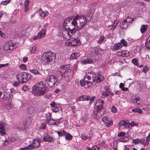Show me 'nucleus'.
I'll return each instance as SVG.
<instances>
[{
  "label": "nucleus",
  "instance_id": "nucleus-63",
  "mask_svg": "<svg viewBox=\"0 0 150 150\" xmlns=\"http://www.w3.org/2000/svg\"><path fill=\"white\" fill-rule=\"evenodd\" d=\"M86 83L88 85V87H90L92 84V82L91 81H86Z\"/></svg>",
  "mask_w": 150,
  "mask_h": 150
},
{
  "label": "nucleus",
  "instance_id": "nucleus-17",
  "mask_svg": "<svg viewBox=\"0 0 150 150\" xmlns=\"http://www.w3.org/2000/svg\"><path fill=\"white\" fill-rule=\"evenodd\" d=\"M80 62L82 64H90L93 63V61L91 59L88 58L81 60Z\"/></svg>",
  "mask_w": 150,
  "mask_h": 150
},
{
  "label": "nucleus",
  "instance_id": "nucleus-6",
  "mask_svg": "<svg viewBox=\"0 0 150 150\" xmlns=\"http://www.w3.org/2000/svg\"><path fill=\"white\" fill-rule=\"evenodd\" d=\"M77 16L78 18V20L79 21V24L76 28V30L79 31L85 26L87 23V20L86 17L83 14H82L80 15H77Z\"/></svg>",
  "mask_w": 150,
  "mask_h": 150
},
{
  "label": "nucleus",
  "instance_id": "nucleus-30",
  "mask_svg": "<svg viewBox=\"0 0 150 150\" xmlns=\"http://www.w3.org/2000/svg\"><path fill=\"white\" fill-rule=\"evenodd\" d=\"M57 132L59 136H64L66 134V132L64 130H61L59 131H57Z\"/></svg>",
  "mask_w": 150,
  "mask_h": 150
},
{
  "label": "nucleus",
  "instance_id": "nucleus-24",
  "mask_svg": "<svg viewBox=\"0 0 150 150\" xmlns=\"http://www.w3.org/2000/svg\"><path fill=\"white\" fill-rule=\"evenodd\" d=\"M80 54L78 53H72L70 56V59H76L78 57H79Z\"/></svg>",
  "mask_w": 150,
  "mask_h": 150
},
{
  "label": "nucleus",
  "instance_id": "nucleus-2",
  "mask_svg": "<svg viewBox=\"0 0 150 150\" xmlns=\"http://www.w3.org/2000/svg\"><path fill=\"white\" fill-rule=\"evenodd\" d=\"M56 59V54L51 51L44 52L41 57L44 64L48 65H52L54 63Z\"/></svg>",
  "mask_w": 150,
  "mask_h": 150
},
{
  "label": "nucleus",
  "instance_id": "nucleus-1",
  "mask_svg": "<svg viewBox=\"0 0 150 150\" xmlns=\"http://www.w3.org/2000/svg\"><path fill=\"white\" fill-rule=\"evenodd\" d=\"M70 65L67 64L60 67L57 72V74L59 75V81L62 79V76L64 77L65 81L67 82L72 79L74 72L69 68Z\"/></svg>",
  "mask_w": 150,
  "mask_h": 150
},
{
  "label": "nucleus",
  "instance_id": "nucleus-61",
  "mask_svg": "<svg viewBox=\"0 0 150 150\" xmlns=\"http://www.w3.org/2000/svg\"><path fill=\"white\" fill-rule=\"evenodd\" d=\"M47 116H48L49 117H47V119L48 121H50L51 120V114L50 113H48L47 114H46Z\"/></svg>",
  "mask_w": 150,
  "mask_h": 150
},
{
  "label": "nucleus",
  "instance_id": "nucleus-14",
  "mask_svg": "<svg viewBox=\"0 0 150 150\" xmlns=\"http://www.w3.org/2000/svg\"><path fill=\"white\" fill-rule=\"evenodd\" d=\"M96 80H95V82L96 81L98 83H100L104 80V77L102 75L100 71H99L97 72V75H96Z\"/></svg>",
  "mask_w": 150,
  "mask_h": 150
},
{
  "label": "nucleus",
  "instance_id": "nucleus-58",
  "mask_svg": "<svg viewBox=\"0 0 150 150\" xmlns=\"http://www.w3.org/2000/svg\"><path fill=\"white\" fill-rule=\"evenodd\" d=\"M7 42L8 43L9 45V47H10V48L11 50H13V46H12V45H13V42L11 41L8 42Z\"/></svg>",
  "mask_w": 150,
  "mask_h": 150
},
{
  "label": "nucleus",
  "instance_id": "nucleus-32",
  "mask_svg": "<svg viewBox=\"0 0 150 150\" xmlns=\"http://www.w3.org/2000/svg\"><path fill=\"white\" fill-rule=\"evenodd\" d=\"M72 18L71 17H69L65 19L63 24V27L64 28V26H65V25H67V22H69L70 20H72Z\"/></svg>",
  "mask_w": 150,
  "mask_h": 150
},
{
  "label": "nucleus",
  "instance_id": "nucleus-25",
  "mask_svg": "<svg viewBox=\"0 0 150 150\" xmlns=\"http://www.w3.org/2000/svg\"><path fill=\"white\" fill-rule=\"evenodd\" d=\"M90 99V96L83 95L79 97V100H88Z\"/></svg>",
  "mask_w": 150,
  "mask_h": 150
},
{
  "label": "nucleus",
  "instance_id": "nucleus-45",
  "mask_svg": "<svg viewBox=\"0 0 150 150\" xmlns=\"http://www.w3.org/2000/svg\"><path fill=\"white\" fill-rule=\"evenodd\" d=\"M132 62L134 64L137 66H139L137 59H136L135 58H134L132 59Z\"/></svg>",
  "mask_w": 150,
  "mask_h": 150
},
{
  "label": "nucleus",
  "instance_id": "nucleus-62",
  "mask_svg": "<svg viewBox=\"0 0 150 150\" xmlns=\"http://www.w3.org/2000/svg\"><path fill=\"white\" fill-rule=\"evenodd\" d=\"M118 22L119 21H118L116 20L114 21L112 25H114V28H115L117 26Z\"/></svg>",
  "mask_w": 150,
  "mask_h": 150
},
{
  "label": "nucleus",
  "instance_id": "nucleus-57",
  "mask_svg": "<svg viewBox=\"0 0 150 150\" xmlns=\"http://www.w3.org/2000/svg\"><path fill=\"white\" fill-rule=\"evenodd\" d=\"M80 83L81 86H83L85 85L86 82V81L85 82L84 80H82L80 81Z\"/></svg>",
  "mask_w": 150,
  "mask_h": 150
},
{
  "label": "nucleus",
  "instance_id": "nucleus-53",
  "mask_svg": "<svg viewBox=\"0 0 150 150\" xmlns=\"http://www.w3.org/2000/svg\"><path fill=\"white\" fill-rule=\"evenodd\" d=\"M30 71L31 73L35 74H38V70L36 69H30Z\"/></svg>",
  "mask_w": 150,
  "mask_h": 150
},
{
  "label": "nucleus",
  "instance_id": "nucleus-18",
  "mask_svg": "<svg viewBox=\"0 0 150 150\" xmlns=\"http://www.w3.org/2000/svg\"><path fill=\"white\" fill-rule=\"evenodd\" d=\"M10 91L11 93L9 94H8L9 97H8V96L6 95L7 94V93L8 92V91H6L4 93V96L7 97L8 98H9V99H12L13 98V93L14 92V90L13 89L11 88L10 89Z\"/></svg>",
  "mask_w": 150,
  "mask_h": 150
},
{
  "label": "nucleus",
  "instance_id": "nucleus-21",
  "mask_svg": "<svg viewBox=\"0 0 150 150\" xmlns=\"http://www.w3.org/2000/svg\"><path fill=\"white\" fill-rule=\"evenodd\" d=\"M122 47V45L120 42L115 44L113 47V50H118Z\"/></svg>",
  "mask_w": 150,
  "mask_h": 150
},
{
  "label": "nucleus",
  "instance_id": "nucleus-50",
  "mask_svg": "<svg viewBox=\"0 0 150 150\" xmlns=\"http://www.w3.org/2000/svg\"><path fill=\"white\" fill-rule=\"evenodd\" d=\"M140 98L139 97H133L132 98V101H139L140 100Z\"/></svg>",
  "mask_w": 150,
  "mask_h": 150
},
{
  "label": "nucleus",
  "instance_id": "nucleus-23",
  "mask_svg": "<svg viewBox=\"0 0 150 150\" xmlns=\"http://www.w3.org/2000/svg\"><path fill=\"white\" fill-rule=\"evenodd\" d=\"M36 84L33 87L32 93L34 96H36L38 94V86Z\"/></svg>",
  "mask_w": 150,
  "mask_h": 150
},
{
  "label": "nucleus",
  "instance_id": "nucleus-40",
  "mask_svg": "<svg viewBox=\"0 0 150 150\" xmlns=\"http://www.w3.org/2000/svg\"><path fill=\"white\" fill-rule=\"evenodd\" d=\"M72 136L69 134L67 133L66 136L65 137V138L66 139L68 140H71L72 139Z\"/></svg>",
  "mask_w": 150,
  "mask_h": 150
},
{
  "label": "nucleus",
  "instance_id": "nucleus-34",
  "mask_svg": "<svg viewBox=\"0 0 150 150\" xmlns=\"http://www.w3.org/2000/svg\"><path fill=\"white\" fill-rule=\"evenodd\" d=\"M140 143H142L145 146H146L149 144V143L146 141L144 139H141Z\"/></svg>",
  "mask_w": 150,
  "mask_h": 150
},
{
  "label": "nucleus",
  "instance_id": "nucleus-28",
  "mask_svg": "<svg viewBox=\"0 0 150 150\" xmlns=\"http://www.w3.org/2000/svg\"><path fill=\"white\" fill-rule=\"evenodd\" d=\"M148 26L147 25H143L140 29V31L141 33H144L147 29Z\"/></svg>",
  "mask_w": 150,
  "mask_h": 150
},
{
  "label": "nucleus",
  "instance_id": "nucleus-11",
  "mask_svg": "<svg viewBox=\"0 0 150 150\" xmlns=\"http://www.w3.org/2000/svg\"><path fill=\"white\" fill-rule=\"evenodd\" d=\"M78 18L77 17V15L76 16L73 18V21L71 22V24L73 25L74 26V29L72 30L70 28H68L69 30H70L71 31V33L72 34L73 32H75V30L76 29V28L78 27V24L77 21H78Z\"/></svg>",
  "mask_w": 150,
  "mask_h": 150
},
{
  "label": "nucleus",
  "instance_id": "nucleus-27",
  "mask_svg": "<svg viewBox=\"0 0 150 150\" xmlns=\"http://www.w3.org/2000/svg\"><path fill=\"white\" fill-rule=\"evenodd\" d=\"M37 148V146H34L33 144H30L28 146L25 147L23 148V150H25V149H35Z\"/></svg>",
  "mask_w": 150,
  "mask_h": 150
},
{
  "label": "nucleus",
  "instance_id": "nucleus-22",
  "mask_svg": "<svg viewBox=\"0 0 150 150\" xmlns=\"http://www.w3.org/2000/svg\"><path fill=\"white\" fill-rule=\"evenodd\" d=\"M119 126H124L125 128H126L129 126V123L126 122L125 121L121 120L119 122Z\"/></svg>",
  "mask_w": 150,
  "mask_h": 150
},
{
  "label": "nucleus",
  "instance_id": "nucleus-64",
  "mask_svg": "<svg viewBox=\"0 0 150 150\" xmlns=\"http://www.w3.org/2000/svg\"><path fill=\"white\" fill-rule=\"evenodd\" d=\"M92 149L93 150H99V147L96 146H94L92 147Z\"/></svg>",
  "mask_w": 150,
  "mask_h": 150
},
{
  "label": "nucleus",
  "instance_id": "nucleus-35",
  "mask_svg": "<svg viewBox=\"0 0 150 150\" xmlns=\"http://www.w3.org/2000/svg\"><path fill=\"white\" fill-rule=\"evenodd\" d=\"M120 43L121 44V45H122V47L123 46L125 47H126L127 46V43L124 39H121Z\"/></svg>",
  "mask_w": 150,
  "mask_h": 150
},
{
  "label": "nucleus",
  "instance_id": "nucleus-20",
  "mask_svg": "<svg viewBox=\"0 0 150 150\" xmlns=\"http://www.w3.org/2000/svg\"><path fill=\"white\" fill-rule=\"evenodd\" d=\"M46 34L45 30L44 29L42 30L39 33H38V39H41Z\"/></svg>",
  "mask_w": 150,
  "mask_h": 150
},
{
  "label": "nucleus",
  "instance_id": "nucleus-60",
  "mask_svg": "<svg viewBox=\"0 0 150 150\" xmlns=\"http://www.w3.org/2000/svg\"><path fill=\"white\" fill-rule=\"evenodd\" d=\"M59 105H58L57 106H56L55 108L52 109V110H53L55 112H57L59 110Z\"/></svg>",
  "mask_w": 150,
  "mask_h": 150
},
{
  "label": "nucleus",
  "instance_id": "nucleus-33",
  "mask_svg": "<svg viewBox=\"0 0 150 150\" xmlns=\"http://www.w3.org/2000/svg\"><path fill=\"white\" fill-rule=\"evenodd\" d=\"M122 54L123 57H127L129 56L130 54L129 52L127 51H123Z\"/></svg>",
  "mask_w": 150,
  "mask_h": 150
},
{
  "label": "nucleus",
  "instance_id": "nucleus-48",
  "mask_svg": "<svg viewBox=\"0 0 150 150\" xmlns=\"http://www.w3.org/2000/svg\"><path fill=\"white\" fill-rule=\"evenodd\" d=\"M19 67L21 69L23 70H25L27 68L26 66L24 64H21L19 66Z\"/></svg>",
  "mask_w": 150,
  "mask_h": 150
},
{
  "label": "nucleus",
  "instance_id": "nucleus-8",
  "mask_svg": "<svg viewBox=\"0 0 150 150\" xmlns=\"http://www.w3.org/2000/svg\"><path fill=\"white\" fill-rule=\"evenodd\" d=\"M46 92L45 86L43 85V82L42 81L39 82L38 83V96H43Z\"/></svg>",
  "mask_w": 150,
  "mask_h": 150
},
{
  "label": "nucleus",
  "instance_id": "nucleus-49",
  "mask_svg": "<svg viewBox=\"0 0 150 150\" xmlns=\"http://www.w3.org/2000/svg\"><path fill=\"white\" fill-rule=\"evenodd\" d=\"M125 134V133L124 132H120L117 134L118 137H124Z\"/></svg>",
  "mask_w": 150,
  "mask_h": 150
},
{
  "label": "nucleus",
  "instance_id": "nucleus-3",
  "mask_svg": "<svg viewBox=\"0 0 150 150\" xmlns=\"http://www.w3.org/2000/svg\"><path fill=\"white\" fill-rule=\"evenodd\" d=\"M97 101L98 103V105H97L95 110L93 111V114L96 119H99L104 114L103 105L104 102L103 100H98Z\"/></svg>",
  "mask_w": 150,
  "mask_h": 150
},
{
  "label": "nucleus",
  "instance_id": "nucleus-55",
  "mask_svg": "<svg viewBox=\"0 0 150 150\" xmlns=\"http://www.w3.org/2000/svg\"><path fill=\"white\" fill-rule=\"evenodd\" d=\"M81 138L83 140H85L87 139H88V137H87L85 134H82L81 136Z\"/></svg>",
  "mask_w": 150,
  "mask_h": 150
},
{
  "label": "nucleus",
  "instance_id": "nucleus-29",
  "mask_svg": "<svg viewBox=\"0 0 150 150\" xmlns=\"http://www.w3.org/2000/svg\"><path fill=\"white\" fill-rule=\"evenodd\" d=\"M145 46L147 48L150 50V36L147 40L145 43Z\"/></svg>",
  "mask_w": 150,
  "mask_h": 150
},
{
  "label": "nucleus",
  "instance_id": "nucleus-43",
  "mask_svg": "<svg viewBox=\"0 0 150 150\" xmlns=\"http://www.w3.org/2000/svg\"><path fill=\"white\" fill-rule=\"evenodd\" d=\"M10 0H6L5 1H3L1 2V5H6L10 2Z\"/></svg>",
  "mask_w": 150,
  "mask_h": 150
},
{
  "label": "nucleus",
  "instance_id": "nucleus-16",
  "mask_svg": "<svg viewBox=\"0 0 150 150\" xmlns=\"http://www.w3.org/2000/svg\"><path fill=\"white\" fill-rule=\"evenodd\" d=\"M4 127L5 123L4 122L0 123V134L1 135H4L5 133Z\"/></svg>",
  "mask_w": 150,
  "mask_h": 150
},
{
  "label": "nucleus",
  "instance_id": "nucleus-31",
  "mask_svg": "<svg viewBox=\"0 0 150 150\" xmlns=\"http://www.w3.org/2000/svg\"><path fill=\"white\" fill-rule=\"evenodd\" d=\"M133 112H138L139 114H142V111L140 108H137L133 109L132 110Z\"/></svg>",
  "mask_w": 150,
  "mask_h": 150
},
{
  "label": "nucleus",
  "instance_id": "nucleus-47",
  "mask_svg": "<svg viewBox=\"0 0 150 150\" xmlns=\"http://www.w3.org/2000/svg\"><path fill=\"white\" fill-rule=\"evenodd\" d=\"M101 94L102 96L104 97H108L110 95L109 93H108V92H106L104 91Z\"/></svg>",
  "mask_w": 150,
  "mask_h": 150
},
{
  "label": "nucleus",
  "instance_id": "nucleus-59",
  "mask_svg": "<svg viewBox=\"0 0 150 150\" xmlns=\"http://www.w3.org/2000/svg\"><path fill=\"white\" fill-rule=\"evenodd\" d=\"M36 51V48L35 47H33L30 50V52L31 54L35 53Z\"/></svg>",
  "mask_w": 150,
  "mask_h": 150
},
{
  "label": "nucleus",
  "instance_id": "nucleus-41",
  "mask_svg": "<svg viewBox=\"0 0 150 150\" xmlns=\"http://www.w3.org/2000/svg\"><path fill=\"white\" fill-rule=\"evenodd\" d=\"M105 39L104 37L102 35L100 36L99 40H97V42L98 43H101Z\"/></svg>",
  "mask_w": 150,
  "mask_h": 150
},
{
  "label": "nucleus",
  "instance_id": "nucleus-12",
  "mask_svg": "<svg viewBox=\"0 0 150 150\" xmlns=\"http://www.w3.org/2000/svg\"><path fill=\"white\" fill-rule=\"evenodd\" d=\"M96 74L93 72H91L88 74L86 75L85 78H86L88 80H90L92 79L93 82H95V80L96 78Z\"/></svg>",
  "mask_w": 150,
  "mask_h": 150
},
{
  "label": "nucleus",
  "instance_id": "nucleus-52",
  "mask_svg": "<svg viewBox=\"0 0 150 150\" xmlns=\"http://www.w3.org/2000/svg\"><path fill=\"white\" fill-rule=\"evenodd\" d=\"M49 122H50V124L51 125H59L54 120H52V121H50Z\"/></svg>",
  "mask_w": 150,
  "mask_h": 150
},
{
  "label": "nucleus",
  "instance_id": "nucleus-39",
  "mask_svg": "<svg viewBox=\"0 0 150 150\" xmlns=\"http://www.w3.org/2000/svg\"><path fill=\"white\" fill-rule=\"evenodd\" d=\"M128 138L127 137H125L123 138H121L119 139L120 142H127L128 140Z\"/></svg>",
  "mask_w": 150,
  "mask_h": 150
},
{
  "label": "nucleus",
  "instance_id": "nucleus-51",
  "mask_svg": "<svg viewBox=\"0 0 150 150\" xmlns=\"http://www.w3.org/2000/svg\"><path fill=\"white\" fill-rule=\"evenodd\" d=\"M104 91L108 92V93H109V94H110V92L109 90V88L108 86H105L104 87Z\"/></svg>",
  "mask_w": 150,
  "mask_h": 150
},
{
  "label": "nucleus",
  "instance_id": "nucleus-26",
  "mask_svg": "<svg viewBox=\"0 0 150 150\" xmlns=\"http://www.w3.org/2000/svg\"><path fill=\"white\" fill-rule=\"evenodd\" d=\"M43 140L45 142H50L52 141L53 138L52 137L48 135L45 136L43 139Z\"/></svg>",
  "mask_w": 150,
  "mask_h": 150
},
{
  "label": "nucleus",
  "instance_id": "nucleus-38",
  "mask_svg": "<svg viewBox=\"0 0 150 150\" xmlns=\"http://www.w3.org/2000/svg\"><path fill=\"white\" fill-rule=\"evenodd\" d=\"M46 125L45 123L42 124L40 127H39L40 130H43L45 129L46 128Z\"/></svg>",
  "mask_w": 150,
  "mask_h": 150
},
{
  "label": "nucleus",
  "instance_id": "nucleus-46",
  "mask_svg": "<svg viewBox=\"0 0 150 150\" xmlns=\"http://www.w3.org/2000/svg\"><path fill=\"white\" fill-rule=\"evenodd\" d=\"M111 111L113 113H115L117 112V110L116 107L113 106L111 108Z\"/></svg>",
  "mask_w": 150,
  "mask_h": 150
},
{
  "label": "nucleus",
  "instance_id": "nucleus-4",
  "mask_svg": "<svg viewBox=\"0 0 150 150\" xmlns=\"http://www.w3.org/2000/svg\"><path fill=\"white\" fill-rule=\"evenodd\" d=\"M21 78V83H25L30 79L31 77V74L25 72H21L18 73L16 75V78L19 81L20 78L19 76Z\"/></svg>",
  "mask_w": 150,
  "mask_h": 150
},
{
  "label": "nucleus",
  "instance_id": "nucleus-36",
  "mask_svg": "<svg viewBox=\"0 0 150 150\" xmlns=\"http://www.w3.org/2000/svg\"><path fill=\"white\" fill-rule=\"evenodd\" d=\"M149 68L146 65H145L143 68L142 71L144 73H146L149 71Z\"/></svg>",
  "mask_w": 150,
  "mask_h": 150
},
{
  "label": "nucleus",
  "instance_id": "nucleus-13",
  "mask_svg": "<svg viewBox=\"0 0 150 150\" xmlns=\"http://www.w3.org/2000/svg\"><path fill=\"white\" fill-rule=\"evenodd\" d=\"M102 121L105 125L108 127L111 126L113 125V122L112 120H109L108 117L105 116L102 119Z\"/></svg>",
  "mask_w": 150,
  "mask_h": 150
},
{
  "label": "nucleus",
  "instance_id": "nucleus-54",
  "mask_svg": "<svg viewBox=\"0 0 150 150\" xmlns=\"http://www.w3.org/2000/svg\"><path fill=\"white\" fill-rule=\"evenodd\" d=\"M83 119L84 122H87L88 119V117L87 116H85L83 117Z\"/></svg>",
  "mask_w": 150,
  "mask_h": 150
},
{
  "label": "nucleus",
  "instance_id": "nucleus-19",
  "mask_svg": "<svg viewBox=\"0 0 150 150\" xmlns=\"http://www.w3.org/2000/svg\"><path fill=\"white\" fill-rule=\"evenodd\" d=\"M38 12H39L40 16L42 17H44L46 16H48L49 14V13L47 11H45V12H43L40 9H39L38 10Z\"/></svg>",
  "mask_w": 150,
  "mask_h": 150
},
{
  "label": "nucleus",
  "instance_id": "nucleus-37",
  "mask_svg": "<svg viewBox=\"0 0 150 150\" xmlns=\"http://www.w3.org/2000/svg\"><path fill=\"white\" fill-rule=\"evenodd\" d=\"M4 49L7 51L11 50L10 47H9L8 43L7 42H6L5 44L4 45Z\"/></svg>",
  "mask_w": 150,
  "mask_h": 150
},
{
  "label": "nucleus",
  "instance_id": "nucleus-9",
  "mask_svg": "<svg viewBox=\"0 0 150 150\" xmlns=\"http://www.w3.org/2000/svg\"><path fill=\"white\" fill-rule=\"evenodd\" d=\"M130 19V18L127 17L126 19L121 22L120 25V28L122 29L127 28L128 27L127 22L128 21L129 23L133 21V19L132 18L131 20Z\"/></svg>",
  "mask_w": 150,
  "mask_h": 150
},
{
  "label": "nucleus",
  "instance_id": "nucleus-42",
  "mask_svg": "<svg viewBox=\"0 0 150 150\" xmlns=\"http://www.w3.org/2000/svg\"><path fill=\"white\" fill-rule=\"evenodd\" d=\"M140 139H133L132 140L133 142L136 144L140 143Z\"/></svg>",
  "mask_w": 150,
  "mask_h": 150
},
{
  "label": "nucleus",
  "instance_id": "nucleus-7",
  "mask_svg": "<svg viewBox=\"0 0 150 150\" xmlns=\"http://www.w3.org/2000/svg\"><path fill=\"white\" fill-rule=\"evenodd\" d=\"M66 44L70 46L75 47L80 45L81 42L78 38H72L68 40Z\"/></svg>",
  "mask_w": 150,
  "mask_h": 150
},
{
  "label": "nucleus",
  "instance_id": "nucleus-10",
  "mask_svg": "<svg viewBox=\"0 0 150 150\" xmlns=\"http://www.w3.org/2000/svg\"><path fill=\"white\" fill-rule=\"evenodd\" d=\"M91 56L96 61L98 62L100 60L99 58V56H100L98 52V51L97 49L93 48L92 50L91 53Z\"/></svg>",
  "mask_w": 150,
  "mask_h": 150
},
{
  "label": "nucleus",
  "instance_id": "nucleus-5",
  "mask_svg": "<svg viewBox=\"0 0 150 150\" xmlns=\"http://www.w3.org/2000/svg\"><path fill=\"white\" fill-rule=\"evenodd\" d=\"M59 76L57 78L55 76L51 75L48 76L45 79V83H47V86L49 87H53L57 81V80H59Z\"/></svg>",
  "mask_w": 150,
  "mask_h": 150
},
{
  "label": "nucleus",
  "instance_id": "nucleus-56",
  "mask_svg": "<svg viewBox=\"0 0 150 150\" xmlns=\"http://www.w3.org/2000/svg\"><path fill=\"white\" fill-rule=\"evenodd\" d=\"M45 96L46 98L48 99H49L52 97V95L51 94L48 93L46 94V95H45Z\"/></svg>",
  "mask_w": 150,
  "mask_h": 150
},
{
  "label": "nucleus",
  "instance_id": "nucleus-44",
  "mask_svg": "<svg viewBox=\"0 0 150 150\" xmlns=\"http://www.w3.org/2000/svg\"><path fill=\"white\" fill-rule=\"evenodd\" d=\"M50 105L52 107H53L54 108L56 107V106L58 105L54 101H52L50 103Z\"/></svg>",
  "mask_w": 150,
  "mask_h": 150
},
{
  "label": "nucleus",
  "instance_id": "nucleus-15",
  "mask_svg": "<svg viewBox=\"0 0 150 150\" xmlns=\"http://www.w3.org/2000/svg\"><path fill=\"white\" fill-rule=\"evenodd\" d=\"M36 111V108L32 106H30L28 107V110L27 111V113L29 114H32L34 113H35Z\"/></svg>",
  "mask_w": 150,
  "mask_h": 150
}]
</instances>
